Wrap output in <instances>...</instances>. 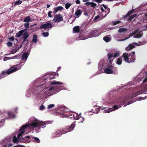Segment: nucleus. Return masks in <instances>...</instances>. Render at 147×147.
Segmentation results:
<instances>
[{
  "label": "nucleus",
  "mask_w": 147,
  "mask_h": 147,
  "mask_svg": "<svg viewBox=\"0 0 147 147\" xmlns=\"http://www.w3.org/2000/svg\"><path fill=\"white\" fill-rule=\"evenodd\" d=\"M21 66L18 65H14L11 68L8 69L6 71H2L1 73L0 74V79L4 77V75L6 74H9L12 73L16 72L17 70H19L21 68Z\"/></svg>",
  "instance_id": "obj_1"
},
{
  "label": "nucleus",
  "mask_w": 147,
  "mask_h": 147,
  "mask_svg": "<svg viewBox=\"0 0 147 147\" xmlns=\"http://www.w3.org/2000/svg\"><path fill=\"white\" fill-rule=\"evenodd\" d=\"M122 57L124 58V60L125 62L129 63L134 62L136 60L135 55H132L131 53H124L122 55Z\"/></svg>",
  "instance_id": "obj_2"
},
{
  "label": "nucleus",
  "mask_w": 147,
  "mask_h": 147,
  "mask_svg": "<svg viewBox=\"0 0 147 147\" xmlns=\"http://www.w3.org/2000/svg\"><path fill=\"white\" fill-rule=\"evenodd\" d=\"M49 123V121H39V122H32L30 123H28L29 124V127H42V128H43L45 127V126H44L46 124Z\"/></svg>",
  "instance_id": "obj_3"
},
{
  "label": "nucleus",
  "mask_w": 147,
  "mask_h": 147,
  "mask_svg": "<svg viewBox=\"0 0 147 147\" xmlns=\"http://www.w3.org/2000/svg\"><path fill=\"white\" fill-rule=\"evenodd\" d=\"M117 68L113 66L110 64H109L107 67L105 68L104 70L105 72L107 74H113L114 72L117 71Z\"/></svg>",
  "instance_id": "obj_4"
},
{
  "label": "nucleus",
  "mask_w": 147,
  "mask_h": 147,
  "mask_svg": "<svg viewBox=\"0 0 147 147\" xmlns=\"http://www.w3.org/2000/svg\"><path fill=\"white\" fill-rule=\"evenodd\" d=\"M100 34L99 31L97 30L90 32L89 34V37L90 38L97 36Z\"/></svg>",
  "instance_id": "obj_5"
},
{
  "label": "nucleus",
  "mask_w": 147,
  "mask_h": 147,
  "mask_svg": "<svg viewBox=\"0 0 147 147\" xmlns=\"http://www.w3.org/2000/svg\"><path fill=\"white\" fill-rule=\"evenodd\" d=\"M76 121L74 122L70 126L65 128V134L68 131H70L73 130L76 125Z\"/></svg>",
  "instance_id": "obj_6"
},
{
  "label": "nucleus",
  "mask_w": 147,
  "mask_h": 147,
  "mask_svg": "<svg viewBox=\"0 0 147 147\" xmlns=\"http://www.w3.org/2000/svg\"><path fill=\"white\" fill-rule=\"evenodd\" d=\"M63 18L61 15L60 14L55 15L53 19V20L55 22H60L62 21Z\"/></svg>",
  "instance_id": "obj_7"
},
{
  "label": "nucleus",
  "mask_w": 147,
  "mask_h": 147,
  "mask_svg": "<svg viewBox=\"0 0 147 147\" xmlns=\"http://www.w3.org/2000/svg\"><path fill=\"white\" fill-rule=\"evenodd\" d=\"M52 27V25L51 23H47L41 25L40 27V29L44 28L45 29H48Z\"/></svg>",
  "instance_id": "obj_8"
},
{
  "label": "nucleus",
  "mask_w": 147,
  "mask_h": 147,
  "mask_svg": "<svg viewBox=\"0 0 147 147\" xmlns=\"http://www.w3.org/2000/svg\"><path fill=\"white\" fill-rule=\"evenodd\" d=\"M66 107L65 106V117H66L68 118H71V119L73 118V114L72 112L70 111H66Z\"/></svg>",
  "instance_id": "obj_9"
},
{
  "label": "nucleus",
  "mask_w": 147,
  "mask_h": 147,
  "mask_svg": "<svg viewBox=\"0 0 147 147\" xmlns=\"http://www.w3.org/2000/svg\"><path fill=\"white\" fill-rule=\"evenodd\" d=\"M108 58L109 59H111L113 57H116L119 56V53L116 52L112 53H108L107 54Z\"/></svg>",
  "instance_id": "obj_10"
},
{
  "label": "nucleus",
  "mask_w": 147,
  "mask_h": 147,
  "mask_svg": "<svg viewBox=\"0 0 147 147\" xmlns=\"http://www.w3.org/2000/svg\"><path fill=\"white\" fill-rule=\"evenodd\" d=\"M64 130L63 129H59L55 133V136L57 137H59L60 136L64 133Z\"/></svg>",
  "instance_id": "obj_11"
},
{
  "label": "nucleus",
  "mask_w": 147,
  "mask_h": 147,
  "mask_svg": "<svg viewBox=\"0 0 147 147\" xmlns=\"http://www.w3.org/2000/svg\"><path fill=\"white\" fill-rule=\"evenodd\" d=\"M142 92L141 90L138 91L133 93L131 95H130V97L131 98H132L138 95L142 94Z\"/></svg>",
  "instance_id": "obj_12"
},
{
  "label": "nucleus",
  "mask_w": 147,
  "mask_h": 147,
  "mask_svg": "<svg viewBox=\"0 0 147 147\" xmlns=\"http://www.w3.org/2000/svg\"><path fill=\"white\" fill-rule=\"evenodd\" d=\"M143 35V32L142 31H140L139 32L138 31L135 34V35L134 36V38H140Z\"/></svg>",
  "instance_id": "obj_13"
},
{
  "label": "nucleus",
  "mask_w": 147,
  "mask_h": 147,
  "mask_svg": "<svg viewBox=\"0 0 147 147\" xmlns=\"http://www.w3.org/2000/svg\"><path fill=\"white\" fill-rule=\"evenodd\" d=\"M63 9V7L61 6H59L56 8H54V11H53V13H56L59 11H61Z\"/></svg>",
  "instance_id": "obj_14"
},
{
  "label": "nucleus",
  "mask_w": 147,
  "mask_h": 147,
  "mask_svg": "<svg viewBox=\"0 0 147 147\" xmlns=\"http://www.w3.org/2000/svg\"><path fill=\"white\" fill-rule=\"evenodd\" d=\"M80 30V28L79 26H76L74 27L73 28V33H78L79 32Z\"/></svg>",
  "instance_id": "obj_15"
},
{
  "label": "nucleus",
  "mask_w": 147,
  "mask_h": 147,
  "mask_svg": "<svg viewBox=\"0 0 147 147\" xmlns=\"http://www.w3.org/2000/svg\"><path fill=\"white\" fill-rule=\"evenodd\" d=\"M29 55V53H23L22 56V60H26L28 58Z\"/></svg>",
  "instance_id": "obj_16"
},
{
  "label": "nucleus",
  "mask_w": 147,
  "mask_h": 147,
  "mask_svg": "<svg viewBox=\"0 0 147 147\" xmlns=\"http://www.w3.org/2000/svg\"><path fill=\"white\" fill-rule=\"evenodd\" d=\"M29 124H27V125H24L19 130V131H24V130L29 127Z\"/></svg>",
  "instance_id": "obj_17"
},
{
  "label": "nucleus",
  "mask_w": 147,
  "mask_h": 147,
  "mask_svg": "<svg viewBox=\"0 0 147 147\" xmlns=\"http://www.w3.org/2000/svg\"><path fill=\"white\" fill-rule=\"evenodd\" d=\"M37 38L38 36L36 34L34 35L32 37V42L36 43L38 41Z\"/></svg>",
  "instance_id": "obj_18"
},
{
  "label": "nucleus",
  "mask_w": 147,
  "mask_h": 147,
  "mask_svg": "<svg viewBox=\"0 0 147 147\" xmlns=\"http://www.w3.org/2000/svg\"><path fill=\"white\" fill-rule=\"evenodd\" d=\"M24 32V30H22L19 31L16 34V36L17 37H20L22 35Z\"/></svg>",
  "instance_id": "obj_19"
},
{
  "label": "nucleus",
  "mask_w": 147,
  "mask_h": 147,
  "mask_svg": "<svg viewBox=\"0 0 147 147\" xmlns=\"http://www.w3.org/2000/svg\"><path fill=\"white\" fill-rule=\"evenodd\" d=\"M82 12L80 9H78L76 11L75 13V14L76 16L79 17L82 14Z\"/></svg>",
  "instance_id": "obj_20"
},
{
  "label": "nucleus",
  "mask_w": 147,
  "mask_h": 147,
  "mask_svg": "<svg viewBox=\"0 0 147 147\" xmlns=\"http://www.w3.org/2000/svg\"><path fill=\"white\" fill-rule=\"evenodd\" d=\"M122 57H122V56L121 57L117 59V61L116 62V63L118 65H120L121 64L122 62Z\"/></svg>",
  "instance_id": "obj_21"
},
{
  "label": "nucleus",
  "mask_w": 147,
  "mask_h": 147,
  "mask_svg": "<svg viewBox=\"0 0 147 147\" xmlns=\"http://www.w3.org/2000/svg\"><path fill=\"white\" fill-rule=\"evenodd\" d=\"M55 75L53 74H50L48 76L47 78H49V80H52L54 79L55 78Z\"/></svg>",
  "instance_id": "obj_22"
},
{
  "label": "nucleus",
  "mask_w": 147,
  "mask_h": 147,
  "mask_svg": "<svg viewBox=\"0 0 147 147\" xmlns=\"http://www.w3.org/2000/svg\"><path fill=\"white\" fill-rule=\"evenodd\" d=\"M137 16V14H135L130 16L128 19V21L131 20L134 18L136 17Z\"/></svg>",
  "instance_id": "obj_23"
},
{
  "label": "nucleus",
  "mask_w": 147,
  "mask_h": 147,
  "mask_svg": "<svg viewBox=\"0 0 147 147\" xmlns=\"http://www.w3.org/2000/svg\"><path fill=\"white\" fill-rule=\"evenodd\" d=\"M8 115L10 118H13L15 117V114L13 113H11V112L8 113Z\"/></svg>",
  "instance_id": "obj_24"
},
{
  "label": "nucleus",
  "mask_w": 147,
  "mask_h": 147,
  "mask_svg": "<svg viewBox=\"0 0 147 147\" xmlns=\"http://www.w3.org/2000/svg\"><path fill=\"white\" fill-rule=\"evenodd\" d=\"M58 114L62 118H63L64 117V112L63 111H60L59 112H58Z\"/></svg>",
  "instance_id": "obj_25"
},
{
  "label": "nucleus",
  "mask_w": 147,
  "mask_h": 147,
  "mask_svg": "<svg viewBox=\"0 0 147 147\" xmlns=\"http://www.w3.org/2000/svg\"><path fill=\"white\" fill-rule=\"evenodd\" d=\"M127 31V29L125 28H120L118 31V32L119 33H122V32H126Z\"/></svg>",
  "instance_id": "obj_26"
},
{
  "label": "nucleus",
  "mask_w": 147,
  "mask_h": 147,
  "mask_svg": "<svg viewBox=\"0 0 147 147\" xmlns=\"http://www.w3.org/2000/svg\"><path fill=\"white\" fill-rule=\"evenodd\" d=\"M22 1H18L15 2V3L13 4V6L15 7L16 5H19L20 4ZM13 5V4H12Z\"/></svg>",
  "instance_id": "obj_27"
},
{
  "label": "nucleus",
  "mask_w": 147,
  "mask_h": 147,
  "mask_svg": "<svg viewBox=\"0 0 147 147\" xmlns=\"http://www.w3.org/2000/svg\"><path fill=\"white\" fill-rule=\"evenodd\" d=\"M72 117H74V118L76 119V120H78L79 119H80L81 118L83 119V121L84 120V118L82 117H80V116H77L76 115V117H75V115H73ZM82 122H83V121H81Z\"/></svg>",
  "instance_id": "obj_28"
},
{
  "label": "nucleus",
  "mask_w": 147,
  "mask_h": 147,
  "mask_svg": "<svg viewBox=\"0 0 147 147\" xmlns=\"http://www.w3.org/2000/svg\"><path fill=\"white\" fill-rule=\"evenodd\" d=\"M133 13V12L131 11V10L128 11L127 14L123 16V18L125 19V18L127 17V16H129L131 14Z\"/></svg>",
  "instance_id": "obj_29"
},
{
  "label": "nucleus",
  "mask_w": 147,
  "mask_h": 147,
  "mask_svg": "<svg viewBox=\"0 0 147 147\" xmlns=\"http://www.w3.org/2000/svg\"><path fill=\"white\" fill-rule=\"evenodd\" d=\"M62 84V83L59 82H57L54 81H53L50 83L51 85H59L61 84Z\"/></svg>",
  "instance_id": "obj_30"
},
{
  "label": "nucleus",
  "mask_w": 147,
  "mask_h": 147,
  "mask_svg": "<svg viewBox=\"0 0 147 147\" xmlns=\"http://www.w3.org/2000/svg\"><path fill=\"white\" fill-rule=\"evenodd\" d=\"M23 34V37L27 38L29 36V35L28 33L26 31L24 32Z\"/></svg>",
  "instance_id": "obj_31"
},
{
  "label": "nucleus",
  "mask_w": 147,
  "mask_h": 147,
  "mask_svg": "<svg viewBox=\"0 0 147 147\" xmlns=\"http://www.w3.org/2000/svg\"><path fill=\"white\" fill-rule=\"evenodd\" d=\"M31 18L29 16L26 18L24 20V22H28L31 21Z\"/></svg>",
  "instance_id": "obj_32"
},
{
  "label": "nucleus",
  "mask_w": 147,
  "mask_h": 147,
  "mask_svg": "<svg viewBox=\"0 0 147 147\" xmlns=\"http://www.w3.org/2000/svg\"><path fill=\"white\" fill-rule=\"evenodd\" d=\"M20 133L18 134L17 138L18 139H20V137L24 133L25 131H20Z\"/></svg>",
  "instance_id": "obj_33"
},
{
  "label": "nucleus",
  "mask_w": 147,
  "mask_h": 147,
  "mask_svg": "<svg viewBox=\"0 0 147 147\" xmlns=\"http://www.w3.org/2000/svg\"><path fill=\"white\" fill-rule=\"evenodd\" d=\"M103 39L106 42H109L110 40L109 37L106 36H105Z\"/></svg>",
  "instance_id": "obj_34"
},
{
  "label": "nucleus",
  "mask_w": 147,
  "mask_h": 147,
  "mask_svg": "<svg viewBox=\"0 0 147 147\" xmlns=\"http://www.w3.org/2000/svg\"><path fill=\"white\" fill-rule=\"evenodd\" d=\"M146 42H138V43H139V44H138L137 43H134V44L138 46H139L140 45H144L145 44H146Z\"/></svg>",
  "instance_id": "obj_35"
},
{
  "label": "nucleus",
  "mask_w": 147,
  "mask_h": 147,
  "mask_svg": "<svg viewBox=\"0 0 147 147\" xmlns=\"http://www.w3.org/2000/svg\"><path fill=\"white\" fill-rule=\"evenodd\" d=\"M138 31V30H136L134 32H132L129 35V37H130V36H133V35H134V36L135 35V34H136Z\"/></svg>",
  "instance_id": "obj_36"
},
{
  "label": "nucleus",
  "mask_w": 147,
  "mask_h": 147,
  "mask_svg": "<svg viewBox=\"0 0 147 147\" xmlns=\"http://www.w3.org/2000/svg\"><path fill=\"white\" fill-rule=\"evenodd\" d=\"M18 139L15 136H14L13 138V142L14 143H16L18 142H19V141L18 140Z\"/></svg>",
  "instance_id": "obj_37"
},
{
  "label": "nucleus",
  "mask_w": 147,
  "mask_h": 147,
  "mask_svg": "<svg viewBox=\"0 0 147 147\" xmlns=\"http://www.w3.org/2000/svg\"><path fill=\"white\" fill-rule=\"evenodd\" d=\"M34 139V141L38 143H39L40 141L38 138L36 137H33V138Z\"/></svg>",
  "instance_id": "obj_38"
},
{
  "label": "nucleus",
  "mask_w": 147,
  "mask_h": 147,
  "mask_svg": "<svg viewBox=\"0 0 147 147\" xmlns=\"http://www.w3.org/2000/svg\"><path fill=\"white\" fill-rule=\"evenodd\" d=\"M71 5V4L70 3H67L65 4V7L67 9H68Z\"/></svg>",
  "instance_id": "obj_39"
},
{
  "label": "nucleus",
  "mask_w": 147,
  "mask_h": 147,
  "mask_svg": "<svg viewBox=\"0 0 147 147\" xmlns=\"http://www.w3.org/2000/svg\"><path fill=\"white\" fill-rule=\"evenodd\" d=\"M113 107L114 109H115V110L118 109L119 108L121 107V106H120V105H115L113 106Z\"/></svg>",
  "instance_id": "obj_40"
},
{
  "label": "nucleus",
  "mask_w": 147,
  "mask_h": 147,
  "mask_svg": "<svg viewBox=\"0 0 147 147\" xmlns=\"http://www.w3.org/2000/svg\"><path fill=\"white\" fill-rule=\"evenodd\" d=\"M42 35L43 36L45 37H46L48 36L49 35V33L48 32H43L42 34Z\"/></svg>",
  "instance_id": "obj_41"
},
{
  "label": "nucleus",
  "mask_w": 147,
  "mask_h": 147,
  "mask_svg": "<svg viewBox=\"0 0 147 147\" xmlns=\"http://www.w3.org/2000/svg\"><path fill=\"white\" fill-rule=\"evenodd\" d=\"M113 22V25L114 26L115 25H116L119 24L121 23V22L119 21H117L115 22Z\"/></svg>",
  "instance_id": "obj_42"
},
{
  "label": "nucleus",
  "mask_w": 147,
  "mask_h": 147,
  "mask_svg": "<svg viewBox=\"0 0 147 147\" xmlns=\"http://www.w3.org/2000/svg\"><path fill=\"white\" fill-rule=\"evenodd\" d=\"M108 109L109 110H110L109 111L108 110H104V112L105 113H109L110 111H112L113 110V109Z\"/></svg>",
  "instance_id": "obj_43"
},
{
  "label": "nucleus",
  "mask_w": 147,
  "mask_h": 147,
  "mask_svg": "<svg viewBox=\"0 0 147 147\" xmlns=\"http://www.w3.org/2000/svg\"><path fill=\"white\" fill-rule=\"evenodd\" d=\"M91 3L90 4V6L92 7H95V6H96V4L95 3L93 2H91Z\"/></svg>",
  "instance_id": "obj_44"
},
{
  "label": "nucleus",
  "mask_w": 147,
  "mask_h": 147,
  "mask_svg": "<svg viewBox=\"0 0 147 147\" xmlns=\"http://www.w3.org/2000/svg\"><path fill=\"white\" fill-rule=\"evenodd\" d=\"M55 105L54 104H50L48 106L47 108L48 109H50L52 107H53Z\"/></svg>",
  "instance_id": "obj_45"
},
{
  "label": "nucleus",
  "mask_w": 147,
  "mask_h": 147,
  "mask_svg": "<svg viewBox=\"0 0 147 147\" xmlns=\"http://www.w3.org/2000/svg\"><path fill=\"white\" fill-rule=\"evenodd\" d=\"M7 45L9 47H11L12 45V43L10 42L9 41L7 42Z\"/></svg>",
  "instance_id": "obj_46"
},
{
  "label": "nucleus",
  "mask_w": 147,
  "mask_h": 147,
  "mask_svg": "<svg viewBox=\"0 0 147 147\" xmlns=\"http://www.w3.org/2000/svg\"><path fill=\"white\" fill-rule=\"evenodd\" d=\"M129 45L130 48V49H131V50L134 48L135 47V45H132L131 44H129Z\"/></svg>",
  "instance_id": "obj_47"
},
{
  "label": "nucleus",
  "mask_w": 147,
  "mask_h": 147,
  "mask_svg": "<svg viewBox=\"0 0 147 147\" xmlns=\"http://www.w3.org/2000/svg\"><path fill=\"white\" fill-rule=\"evenodd\" d=\"M146 98H147V97H140L138 98V100H140L145 99Z\"/></svg>",
  "instance_id": "obj_48"
},
{
  "label": "nucleus",
  "mask_w": 147,
  "mask_h": 147,
  "mask_svg": "<svg viewBox=\"0 0 147 147\" xmlns=\"http://www.w3.org/2000/svg\"><path fill=\"white\" fill-rule=\"evenodd\" d=\"M52 13V11H49L48 15L49 16L50 18L52 17V15L51 14Z\"/></svg>",
  "instance_id": "obj_49"
},
{
  "label": "nucleus",
  "mask_w": 147,
  "mask_h": 147,
  "mask_svg": "<svg viewBox=\"0 0 147 147\" xmlns=\"http://www.w3.org/2000/svg\"><path fill=\"white\" fill-rule=\"evenodd\" d=\"M45 108V106L43 105H42L40 107V110H43Z\"/></svg>",
  "instance_id": "obj_50"
},
{
  "label": "nucleus",
  "mask_w": 147,
  "mask_h": 147,
  "mask_svg": "<svg viewBox=\"0 0 147 147\" xmlns=\"http://www.w3.org/2000/svg\"><path fill=\"white\" fill-rule=\"evenodd\" d=\"M106 9H107V10L108 11V12L107 13L105 14V17L107 16V15L110 12V9L109 8H108Z\"/></svg>",
  "instance_id": "obj_51"
},
{
  "label": "nucleus",
  "mask_w": 147,
  "mask_h": 147,
  "mask_svg": "<svg viewBox=\"0 0 147 147\" xmlns=\"http://www.w3.org/2000/svg\"><path fill=\"white\" fill-rule=\"evenodd\" d=\"M10 41H13L14 40V38L13 36L9 38Z\"/></svg>",
  "instance_id": "obj_52"
},
{
  "label": "nucleus",
  "mask_w": 147,
  "mask_h": 147,
  "mask_svg": "<svg viewBox=\"0 0 147 147\" xmlns=\"http://www.w3.org/2000/svg\"><path fill=\"white\" fill-rule=\"evenodd\" d=\"M129 38V37H126V38H125L124 39L119 40H118V41H124L126 39H128Z\"/></svg>",
  "instance_id": "obj_53"
},
{
  "label": "nucleus",
  "mask_w": 147,
  "mask_h": 147,
  "mask_svg": "<svg viewBox=\"0 0 147 147\" xmlns=\"http://www.w3.org/2000/svg\"><path fill=\"white\" fill-rule=\"evenodd\" d=\"M131 50V49H130V48L129 45L125 48V50L127 51H129Z\"/></svg>",
  "instance_id": "obj_54"
},
{
  "label": "nucleus",
  "mask_w": 147,
  "mask_h": 147,
  "mask_svg": "<svg viewBox=\"0 0 147 147\" xmlns=\"http://www.w3.org/2000/svg\"><path fill=\"white\" fill-rule=\"evenodd\" d=\"M24 26L26 28H28L29 27V23H26L24 25Z\"/></svg>",
  "instance_id": "obj_55"
},
{
  "label": "nucleus",
  "mask_w": 147,
  "mask_h": 147,
  "mask_svg": "<svg viewBox=\"0 0 147 147\" xmlns=\"http://www.w3.org/2000/svg\"><path fill=\"white\" fill-rule=\"evenodd\" d=\"M55 87L53 86V87H52L50 88L49 89V90L50 91L52 90H55Z\"/></svg>",
  "instance_id": "obj_56"
},
{
  "label": "nucleus",
  "mask_w": 147,
  "mask_h": 147,
  "mask_svg": "<svg viewBox=\"0 0 147 147\" xmlns=\"http://www.w3.org/2000/svg\"><path fill=\"white\" fill-rule=\"evenodd\" d=\"M99 17L100 16H95L94 18V20H95L98 19L99 18Z\"/></svg>",
  "instance_id": "obj_57"
},
{
  "label": "nucleus",
  "mask_w": 147,
  "mask_h": 147,
  "mask_svg": "<svg viewBox=\"0 0 147 147\" xmlns=\"http://www.w3.org/2000/svg\"><path fill=\"white\" fill-rule=\"evenodd\" d=\"M13 147H25L24 146H22V145H17V146H14Z\"/></svg>",
  "instance_id": "obj_58"
},
{
  "label": "nucleus",
  "mask_w": 147,
  "mask_h": 147,
  "mask_svg": "<svg viewBox=\"0 0 147 147\" xmlns=\"http://www.w3.org/2000/svg\"><path fill=\"white\" fill-rule=\"evenodd\" d=\"M105 108H103L102 109V107H98L97 109H98V111H100V110H103V109H104Z\"/></svg>",
  "instance_id": "obj_59"
},
{
  "label": "nucleus",
  "mask_w": 147,
  "mask_h": 147,
  "mask_svg": "<svg viewBox=\"0 0 147 147\" xmlns=\"http://www.w3.org/2000/svg\"><path fill=\"white\" fill-rule=\"evenodd\" d=\"M91 3V2H86L85 4L86 5L88 6L90 5Z\"/></svg>",
  "instance_id": "obj_60"
},
{
  "label": "nucleus",
  "mask_w": 147,
  "mask_h": 147,
  "mask_svg": "<svg viewBox=\"0 0 147 147\" xmlns=\"http://www.w3.org/2000/svg\"><path fill=\"white\" fill-rule=\"evenodd\" d=\"M107 62L109 63H111L112 62H111V59H108V60H107Z\"/></svg>",
  "instance_id": "obj_61"
},
{
  "label": "nucleus",
  "mask_w": 147,
  "mask_h": 147,
  "mask_svg": "<svg viewBox=\"0 0 147 147\" xmlns=\"http://www.w3.org/2000/svg\"><path fill=\"white\" fill-rule=\"evenodd\" d=\"M23 42H25L27 38L23 37Z\"/></svg>",
  "instance_id": "obj_62"
},
{
  "label": "nucleus",
  "mask_w": 147,
  "mask_h": 147,
  "mask_svg": "<svg viewBox=\"0 0 147 147\" xmlns=\"http://www.w3.org/2000/svg\"><path fill=\"white\" fill-rule=\"evenodd\" d=\"M102 6L106 9L108 8V7L106 6L104 4H103L102 5Z\"/></svg>",
  "instance_id": "obj_63"
},
{
  "label": "nucleus",
  "mask_w": 147,
  "mask_h": 147,
  "mask_svg": "<svg viewBox=\"0 0 147 147\" xmlns=\"http://www.w3.org/2000/svg\"><path fill=\"white\" fill-rule=\"evenodd\" d=\"M130 53H131L132 55H135L134 54H135V52L134 51L131 52Z\"/></svg>",
  "instance_id": "obj_64"
}]
</instances>
